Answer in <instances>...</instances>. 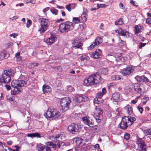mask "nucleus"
Returning <instances> with one entry per match:
<instances>
[{"mask_svg":"<svg viewBox=\"0 0 151 151\" xmlns=\"http://www.w3.org/2000/svg\"><path fill=\"white\" fill-rule=\"evenodd\" d=\"M15 73V71L12 69L4 70V73L0 76V82L6 83H9L11 79V76H13Z\"/></svg>","mask_w":151,"mask_h":151,"instance_id":"1","label":"nucleus"},{"mask_svg":"<svg viewBox=\"0 0 151 151\" xmlns=\"http://www.w3.org/2000/svg\"><path fill=\"white\" fill-rule=\"evenodd\" d=\"M25 82L23 80H14L11 83L12 86L14 88V91L16 94L22 91V88L25 86Z\"/></svg>","mask_w":151,"mask_h":151,"instance_id":"2","label":"nucleus"},{"mask_svg":"<svg viewBox=\"0 0 151 151\" xmlns=\"http://www.w3.org/2000/svg\"><path fill=\"white\" fill-rule=\"evenodd\" d=\"M38 22L39 25L38 31L41 33H44L48 29L50 24L49 21L44 18H40L38 19Z\"/></svg>","mask_w":151,"mask_h":151,"instance_id":"3","label":"nucleus"},{"mask_svg":"<svg viewBox=\"0 0 151 151\" xmlns=\"http://www.w3.org/2000/svg\"><path fill=\"white\" fill-rule=\"evenodd\" d=\"M100 78L98 74L91 75L84 79V83L86 85L88 86L96 84L99 82Z\"/></svg>","mask_w":151,"mask_h":151,"instance_id":"4","label":"nucleus"},{"mask_svg":"<svg viewBox=\"0 0 151 151\" xmlns=\"http://www.w3.org/2000/svg\"><path fill=\"white\" fill-rule=\"evenodd\" d=\"M73 27V23L67 21L61 23L59 25V29L61 32L64 33L72 30Z\"/></svg>","mask_w":151,"mask_h":151,"instance_id":"5","label":"nucleus"},{"mask_svg":"<svg viewBox=\"0 0 151 151\" xmlns=\"http://www.w3.org/2000/svg\"><path fill=\"white\" fill-rule=\"evenodd\" d=\"M73 27V23L67 21L61 23L59 25V29L61 32L64 33L72 30Z\"/></svg>","mask_w":151,"mask_h":151,"instance_id":"6","label":"nucleus"},{"mask_svg":"<svg viewBox=\"0 0 151 151\" xmlns=\"http://www.w3.org/2000/svg\"><path fill=\"white\" fill-rule=\"evenodd\" d=\"M44 116L47 118H52V119L57 118L60 115V112L55 109L49 108L44 114Z\"/></svg>","mask_w":151,"mask_h":151,"instance_id":"7","label":"nucleus"},{"mask_svg":"<svg viewBox=\"0 0 151 151\" xmlns=\"http://www.w3.org/2000/svg\"><path fill=\"white\" fill-rule=\"evenodd\" d=\"M71 101L68 97H65L60 99V101L62 111L63 112L66 111L68 109Z\"/></svg>","mask_w":151,"mask_h":151,"instance_id":"8","label":"nucleus"},{"mask_svg":"<svg viewBox=\"0 0 151 151\" xmlns=\"http://www.w3.org/2000/svg\"><path fill=\"white\" fill-rule=\"evenodd\" d=\"M81 126L80 125L76 124H71L68 127V131L73 134H75L76 132H78L81 130Z\"/></svg>","mask_w":151,"mask_h":151,"instance_id":"9","label":"nucleus"},{"mask_svg":"<svg viewBox=\"0 0 151 151\" xmlns=\"http://www.w3.org/2000/svg\"><path fill=\"white\" fill-rule=\"evenodd\" d=\"M83 123L90 127H93L95 125L93 121L89 116H84L82 118Z\"/></svg>","mask_w":151,"mask_h":151,"instance_id":"10","label":"nucleus"},{"mask_svg":"<svg viewBox=\"0 0 151 151\" xmlns=\"http://www.w3.org/2000/svg\"><path fill=\"white\" fill-rule=\"evenodd\" d=\"M65 138V135L64 133H62L56 135L55 139H56V144H57L58 147H59L62 144L64 145V143L61 142V140L64 139Z\"/></svg>","mask_w":151,"mask_h":151,"instance_id":"11","label":"nucleus"},{"mask_svg":"<svg viewBox=\"0 0 151 151\" xmlns=\"http://www.w3.org/2000/svg\"><path fill=\"white\" fill-rule=\"evenodd\" d=\"M134 67L132 65H128L126 68L121 70L122 74L124 76L129 75L131 73L133 72Z\"/></svg>","mask_w":151,"mask_h":151,"instance_id":"12","label":"nucleus"},{"mask_svg":"<svg viewBox=\"0 0 151 151\" xmlns=\"http://www.w3.org/2000/svg\"><path fill=\"white\" fill-rule=\"evenodd\" d=\"M143 85L140 83H135L134 84V90L135 93L141 94L143 93L142 88Z\"/></svg>","mask_w":151,"mask_h":151,"instance_id":"13","label":"nucleus"},{"mask_svg":"<svg viewBox=\"0 0 151 151\" xmlns=\"http://www.w3.org/2000/svg\"><path fill=\"white\" fill-rule=\"evenodd\" d=\"M128 119L127 117L124 116L122 119V120L120 124V127L122 129H125L127 128L129 125Z\"/></svg>","mask_w":151,"mask_h":151,"instance_id":"14","label":"nucleus"},{"mask_svg":"<svg viewBox=\"0 0 151 151\" xmlns=\"http://www.w3.org/2000/svg\"><path fill=\"white\" fill-rule=\"evenodd\" d=\"M56 40L57 38L55 35L51 33V36L46 39V42L48 45H51Z\"/></svg>","mask_w":151,"mask_h":151,"instance_id":"15","label":"nucleus"},{"mask_svg":"<svg viewBox=\"0 0 151 151\" xmlns=\"http://www.w3.org/2000/svg\"><path fill=\"white\" fill-rule=\"evenodd\" d=\"M102 54L101 50L100 49H97L92 53L91 55V57L94 59L99 58L101 57Z\"/></svg>","mask_w":151,"mask_h":151,"instance_id":"16","label":"nucleus"},{"mask_svg":"<svg viewBox=\"0 0 151 151\" xmlns=\"http://www.w3.org/2000/svg\"><path fill=\"white\" fill-rule=\"evenodd\" d=\"M102 42V39L100 37H97L96 38L94 42L89 47L91 49L93 48L96 45H99Z\"/></svg>","mask_w":151,"mask_h":151,"instance_id":"17","label":"nucleus"},{"mask_svg":"<svg viewBox=\"0 0 151 151\" xmlns=\"http://www.w3.org/2000/svg\"><path fill=\"white\" fill-rule=\"evenodd\" d=\"M135 79L138 82H148L149 81L148 78L144 76H137L135 77Z\"/></svg>","mask_w":151,"mask_h":151,"instance_id":"18","label":"nucleus"},{"mask_svg":"<svg viewBox=\"0 0 151 151\" xmlns=\"http://www.w3.org/2000/svg\"><path fill=\"white\" fill-rule=\"evenodd\" d=\"M9 56V54L6 50L0 51V60L6 59Z\"/></svg>","mask_w":151,"mask_h":151,"instance_id":"19","label":"nucleus"},{"mask_svg":"<svg viewBox=\"0 0 151 151\" xmlns=\"http://www.w3.org/2000/svg\"><path fill=\"white\" fill-rule=\"evenodd\" d=\"M73 46L76 48H80L83 45L80 40H75L73 42Z\"/></svg>","mask_w":151,"mask_h":151,"instance_id":"20","label":"nucleus"},{"mask_svg":"<svg viewBox=\"0 0 151 151\" xmlns=\"http://www.w3.org/2000/svg\"><path fill=\"white\" fill-rule=\"evenodd\" d=\"M136 144L140 148L141 150L143 151L145 150V146L144 142L142 139H138Z\"/></svg>","mask_w":151,"mask_h":151,"instance_id":"21","label":"nucleus"},{"mask_svg":"<svg viewBox=\"0 0 151 151\" xmlns=\"http://www.w3.org/2000/svg\"><path fill=\"white\" fill-rule=\"evenodd\" d=\"M87 99V97L84 95H78L76 99V101L78 102L85 101Z\"/></svg>","mask_w":151,"mask_h":151,"instance_id":"22","label":"nucleus"},{"mask_svg":"<svg viewBox=\"0 0 151 151\" xmlns=\"http://www.w3.org/2000/svg\"><path fill=\"white\" fill-rule=\"evenodd\" d=\"M117 31L118 33L122 36L127 37V35L129 34V33L128 31L122 28H119Z\"/></svg>","mask_w":151,"mask_h":151,"instance_id":"23","label":"nucleus"},{"mask_svg":"<svg viewBox=\"0 0 151 151\" xmlns=\"http://www.w3.org/2000/svg\"><path fill=\"white\" fill-rule=\"evenodd\" d=\"M119 93L116 92L113 94L111 99L113 101L117 102L119 100Z\"/></svg>","mask_w":151,"mask_h":151,"instance_id":"24","label":"nucleus"},{"mask_svg":"<svg viewBox=\"0 0 151 151\" xmlns=\"http://www.w3.org/2000/svg\"><path fill=\"white\" fill-rule=\"evenodd\" d=\"M94 113L95 116L98 118H101L102 116V111L100 109H97Z\"/></svg>","mask_w":151,"mask_h":151,"instance_id":"25","label":"nucleus"},{"mask_svg":"<svg viewBox=\"0 0 151 151\" xmlns=\"http://www.w3.org/2000/svg\"><path fill=\"white\" fill-rule=\"evenodd\" d=\"M42 90L44 93H48L49 92H50L51 91V88L48 85H43Z\"/></svg>","mask_w":151,"mask_h":151,"instance_id":"26","label":"nucleus"},{"mask_svg":"<svg viewBox=\"0 0 151 151\" xmlns=\"http://www.w3.org/2000/svg\"><path fill=\"white\" fill-rule=\"evenodd\" d=\"M118 84L114 83H109L108 85V88L109 89L112 90L114 89L116 90V87Z\"/></svg>","mask_w":151,"mask_h":151,"instance_id":"27","label":"nucleus"},{"mask_svg":"<svg viewBox=\"0 0 151 151\" xmlns=\"http://www.w3.org/2000/svg\"><path fill=\"white\" fill-rule=\"evenodd\" d=\"M124 109L127 110L128 114L131 115L133 113L132 108L130 106H127L124 108Z\"/></svg>","mask_w":151,"mask_h":151,"instance_id":"28","label":"nucleus"},{"mask_svg":"<svg viewBox=\"0 0 151 151\" xmlns=\"http://www.w3.org/2000/svg\"><path fill=\"white\" fill-rule=\"evenodd\" d=\"M27 136L31 137H36L40 138L41 137L40 134L38 133L29 134H27Z\"/></svg>","mask_w":151,"mask_h":151,"instance_id":"29","label":"nucleus"},{"mask_svg":"<svg viewBox=\"0 0 151 151\" xmlns=\"http://www.w3.org/2000/svg\"><path fill=\"white\" fill-rule=\"evenodd\" d=\"M125 117H127L128 119V124L130 125L132 124V123L135 120V118L133 117L126 116Z\"/></svg>","mask_w":151,"mask_h":151,"instance_id":"30","label":"nucleus"},{"mask_svg":"<svg viewBox=\"0 0 151 151\" xmlns=\"http://www.w3.org/2000/svg\"><path fill=\"white\" fill-rule=\"evenodd\" d=\"M103 100L101 99L96 98L94 99L93 100V103L94 104H98L99 103H101L102 102Z\"/></svg>","mask_w":151,"mask_h":151,"instance_id":"31","label":"nucleus"},{"mask_svg":"<svg viewBox=\"0 0 151 151\" xmlns=\"http://www.w3.org/2000/svg\"><path fill=\"white\" fill-rule=\"evenodd\" d=\"M47 145L52 146V148H55L57 146V144H56V142L55 141V143L54 144L53 142H47Z\"/></svg>","mask_w":151,"mask_h":151,"instance_id":"32","label":"nucleus"},{"mask_svg":"<svg viewBox=\"0 0 151 151\" xmlns=\"http://www.w3.org/2000/svg\"><path fill=\"white\" fill-rule=\"evenodd\" d=\"M101 73L104 75H106L108 74V70L107 68H103L101 70Z\"/></svg>","mask_w":151,"mask_h":151,"instance_id":"33","label":"nucleus"},{"mask_svg":"<svg viewBox=\"0 0 151 151\" xmlns=\"http://www.w3.org/2000/svg\"><path fill=\"white\" fill-rule=\"evenodd\" d=\"M144 132L146 135H151V129H146L144 130Z\"/></svg>","mask_w":151,"mask_h":151,"instance_id":"34","label":"nucleus"},{"mask_svg":"<svg viewBox=\"0 0 151 151\" xmlns=\"http://www.w3.org/2000/svg\"><path fill=\"white\" fill-rule=\"evenodd\" d=\"M135 33L136 34L139 33L140 31V28H141L140 26H138L136 25L135 27Z\"/></svg>","mask_w":151,"mask_h":151,"instance_id":"35","label":"nucleus"},{"mask_svg":"<svg viewBox=\"0 0 151 151\" xmlns=\"http://www.w3.org/2000/svg\"><path fill=\"white\" fill-rule=\"evenodd\" d=\"M123 21L121 19H120L117 21H116L115 22V24L116 25H120L123 23Z\"/></svg>","mask_w":151,"mask_h":151,"instance_id":"36","label":"nucleus"},{"mask_svg":"<svg viewBox=\"0 0 151 151\" xmlns=\"http://www.w3.org/2000/svg\"><path fill=\"white\" fill-rule=\"evenodd\" d=\"M73 22L75 24L79 23L80 22V19L78 17H74L73 18Z\"/></svg>","mask_w":151,"mask_h":151,"instance_id":"37","label":"nucleus"},{"mask_svg":"<svg viewBox=\"0 0 151 151\" xmlns=\"http://www.w3.org/2000/svg\"><path fill=\"white\" fill-rule=\"evenodd\" d=\"M50 11L52 14L55 15H57L58 14V10L54 8H52L50 10Z\"/></svg>","mask_w":151,"mask_h":151,"instance_id":"38","label":"nucleus"},{"mask_svg":"<svg viewBox=\"0 0 151 151\" xmlns=\"http://www.w3.org/2000/svg\"><path fill=\"white\" fill-rule=\"evenodd\" d=\"M37 147L38 148V150L40 151H43L44 146L42 145H38L37 146Z\"/></svg>","mask_w":151,"mask_h":151,"instance_id":"39","label":"nucleus"},{"mask_svg":"<svg viewBox=\"0 0 151 151\" xmlns=\"http://www.w3.org/2000/svg\"><path fill=\"white\" fill-rule=\"evenodd\" d=\"M103 95V93L101 92H99L96 95V98L101 99Z\"/></svg>","mask_w":151,"mask_h":151,"instance_id":"40","label":"nucleus"},{"mask_svg":"<svg viewBox=\"0 0 151 151\" xmlns=\"http://www.w3.org/2000/svg\"><path fill=\"white\" fill-rule=\"evenodd\" d=\"M125 43V42L124 41L121 40L119 44V45L120 47H122L124 46Z\"/></svg>","mask_w":151,"mask_h":151,"instance_id":"41","label":"nucleus"},{"mask_svg":"<svg viewBox=\"0 0 151 151\" xmlns=\"http://www.w3.org/2000/svg\"><path fill=\"white\" fill-rule=\"evenodd\" d=\"M130 137V135L128 133H126L124 136V138L126 140L129 139Z\"/></svg>","mask_w":151,"mask_h":151,"instance_id":"42","label":"nucleus"},{"mask_svg":"<svg viewBox=\"0 0 151 151\" xmlns=\"http://www.w3.org/2000/svg\"><path fill=\"white\" fill-rule=\"evenodd\" d=\"M87 57L85 55H83L80 57V59L82 60L83 61L87 59Z\"/></svg>","mask_w":151,"mask_h":151,"instance_id":"43","label":"nucleus"},{"mask_svg":"<svg viewBox=\"0 0 151 151\" xmlns=\"http://www.w3.org/2000/svg\"><path fill=\"white\" fill-rule=\"evenodd\" d=\"M43 151H51V150L50 148L48 146H44Z\"/></svg>","mask_w":151,"mask_h":151,"instance_id":"44","label":"nucleus"},{"mask_svg":"<svg viewBox=\"0 0 151 151\" xmlns=\"http://www.w3.org/2000/svg\"><path fill=\"white\" fill-rule=\"evenodd\" d=\"M32 24L31 21L29 19L28 20L27 23L26 27H29Z\"/></svg>","mask_w":151,"mask_h":151,"instance_id":"45","label":"nucleus"},{"mask_svg":"<svg viewBox=\"0 0 151 151\" xmlns=\"http://www.w3.org/2000/svg\"><path fill=\"white\" fill-rule=\"evenodd\" d=\"M146 22L147 24H151V18H148L146 20Z\"/></svg>","mask_w":151,"mask_h":151,"instance_id":"46","label":"nucleus"},{"mask_svg":"<svg viewBox=\"0 0 151 151\" xmlns=\"http://www.w3.org/2000/svg\"><path fill=\"white\" fill-rule=\"evenodd\" d=\"M146 43H143L142 42H141L139 44V48L140 49H141L142 47L146 45Z\"/></svg>","mask_w":151,"mask_h":151,"instance_id":"47","label":"nucleus"},{"mask_svg":"<svg viewBox=\"0 0 151 151\" xmlns=\"http://www.w3.org/2000/svg\"><path fill=\"white\" fill-rule=\"evenodd\" d=\"M116 90H115L116 91V92H117V91H120L122 90L121 88L118 85L116 87Z\"/></svg>","mask_w":151,"mask_h":151,"instance_id":"48","label":"nucleus"},{"mask_svg":"<svg viewBox=\"0 0 151 151\" xmlns=\"http://www.w3.org/2000/svg\"><path fill=\"white\" fill-rule=\"evenodd\" d=\"M66 9L68 10L69 12H70L71 11V9L70 7V4L66 5L65 6Z\"/></svg>","mask_w":151,"mask_h":151,"instance_id":"49","label":"nucleus"},{"mask_svg":"<svg viewBox=\"0 0 151 151\" xmlns=\"http://www.w3.org/2000/svg\"><path fill=\"white\" fill-rule=\"evenodd\" d=\"M18 35L16 33H13L10 35V36L11 37H13L14 38H16V37Z\"/></svg>","mask_w":151,"mask_h":151,"instance_id":"50","label":"nucleus"},{"mask_svg":"<svg viewBox=\"0 0 151 151\" xmlns=\"http://www.w3.org/2000/svg\"><path fill=\"white\" fill-rule=\"evenodd\" d=\"M121 111V109L120 108H118L116 109V113L117 114H119L120 112Z\"/></svg>","mask_w":151,"mask_h":151,"instance_id":"51","label":"nucleus"},{"mask_svg":"<svg viewBox=\"0 0 151 151\" xmlns=\"http://www.w3.org/2000/svg\"><path fill=\"white\" fill-rule=\"evenodd\" d=\"M137 108L139 110V111L140 112V113L142 114L143 110V108L141 107L138 106Z\"/></svg>","mask_w":151,"mask_h":151,"instance_id":"52","label":"nucleus"},{"mask_svg":"<svg viewBox=\"0 0 151 151\" xmlns=\"http://www.w3.org/2000/svg\"><path fill=\"white\" fill-rule=\"evenodd\" d=\"M78 139H80V137H75L73 139V141L74 143H75L76 144V142H77V141Z\"/></svg>","mask_w":151,"mask_h":151,"instance_id":"53","label":"nucleus"},{"mask_svg":"<svg viewBox=\"0 0 151 151\" xmlns=\"http://www.w3.org/2000/svg\"><path fill=\"white\" fill-rule=\"evenodd\" d=\"M81 141L82 140L81 139V138H80V139H78L77 142H76V144L78 145H79L82 142Z\"/></svg>","mask_w":151,"mask_h":151,"instance_id":"54","label":"nucleus"},{"mask_svg":"<svg viewBox=\"0 0 151 151\" xmlns=\"http://www.w3.org/2000/svg\"><path fill=\"white\" fill-rule=\"evenodd\" d=\"M49 7H46L43 9V12H44V14H45L46 12L48 10H49Z\"/></svg>","mask_w":151,"mask_h":151,"instance_id":"55","label":"nucleus"},{"mask_svg":"<svg viewBox=\"0 0 151 151\" xmlns=\"http://www.w3.org/2000/svg\"><path fill=\"white\" fill-rule=\"evenodd\" d=\"M143 100L145 101H144L143 102V103L145 104L149 100V98L148 97H145L143 99Z\"/></svg>","mask_w":151,"mask_h":151,"instance_id":"56","label":"nucleus"},{"mask_svg":"<svg viewBox=\"0 0 151 151\" xmlns=\"http://www.w3.org/2000/svg\"><path fill=\"white\" fill-rule=\"evenodd\" d=\"M35 0H31L29 2H27V3H31L32 4H35Z\"/></svg>","mask_w":151,"mask_h":151,"instance_id":"57","label":"nucleus"},{"mask_svg":"<svg viewBox=\"0 0 151 151\" xmlns=\"http://www.w3.org/2000/svg\"><path fill=\"white\" fill-rule=\"evenodd\" d=\"M20 52H17V53L15 55V57L16 58L17 57H19L20 56Z\"/></svg>","mask_w":151,"mask_h":151,"instance_id":"58","label":"nucleus"},{"mask_svg":"<svg viewBox=\"0 0 151 151\" xmlns=\"http://www.w3.org/2000/svg\"><path fill=\"white\" fill-rule=\"evenodd\" d=\"M130 3H131L134 6H136L137 5H136V3L135 1L131 0L130 1Z\"/></svg>","mask_w":151,"mask_h":151,"instance_id":"59","label":"nucleus"},{"mask_svg":"<svg viewBox=\"0 0 151 151\" xmlns=\"http://www.w3.org/2000/svg\"><path fill=\"white\" fill-rule=\"evenodd\" d=\"M5 87L6 88V89L7 90H9L11 88V86L8 85H6L5 86Z\"/></svg>","mask_w":151,"mask_h":151,"instance_id":"60","label":"nucleus"},{"mask_svg":"<svg viewBox=\"0 0 151 151\" xmlns=\"http://www.w3.org/2000/svg\"><path fill=\"white\" fill-rule=\"evenodd\" d=\"M100 8H105L106 7V5L104 4H99Z\"/></svg>","mask_w":151,"mask_h":151,"instance_id":"61","label":"nucleus"},{"mask_svg":"<svg viewBox=\"0 0 151 151\" xmlns=\"http://www.w3.org/2000/svg\"><path fill=\"white\" fill-rule=\"evenodd\" d=\"M94 147L96 149H98L99 148V144H96L94 146Z\"/></svg>","mask_w":151,"mask_h":151,"instance_id":"62","label":"nucleus"},{"mask_svg":"<svg viewBox=\"0 0 151 151\" xmlns=\"http://www.w3.org/2000/svg\"><path fill=\"white\" fill-rule=\"evenodd\" d=\"M111 79L113 81L116 80V75L112 76L111 77Z\"/></svg>","mask_w":151,"mask_h":151,"instance_id":"63","label":"nucleus"},{"mask_svg":"<svg viewBox=\"0 0 151 151\" xmlns=\"http://www.w3.org/2000/svg\"><path fill=\"white\" fill-rule=\"evenodd\" d=\"M103 94H104L106 92V89L105 88H103L102 89V91L101 92Z\"/></svg>","mask_w":151,"mask_h":151,"instance_id":"64","label":"nucleus"}]
</instances>
